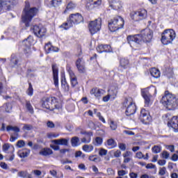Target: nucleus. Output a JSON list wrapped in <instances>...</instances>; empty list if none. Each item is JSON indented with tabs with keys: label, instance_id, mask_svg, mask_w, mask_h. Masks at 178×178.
Returning a JSON list of instances; mask_svg holds the SVG:
<instances>
[{
	"label": "nucleus",
	"instance_id": "09e8293b",
	"mask_svg": "<svg viewBox=\"0 0 178 178\" xmlns=\"http://www.w3.org/2000/svg\"><path fill=\"white\" fill-rule=\"evenodd\" d=\"M106 154H108V150L105 149H100L99 151V155L100 156H105V155H106Z\"/></svg>",
	"mask_w": 178,
	"mask_h": 178
},
{
	"label": "nucleus",
	"instance_id": "20e7f679",
	"mask_svg": "<svg viewBox=\"0 0 178 178\" xmlns=\"http://www.w3.org/2000/svg\"><path fill=\"white\" fill-rule=\"evenodd\" d=\"M84 20L83 15L80 13L71 14L69 17V19L67 20V22L63 24L60 27L64 29V30H69L73 24H80Z\"/></svg>",
	"mask_w": 178,
	"mask_h": 178
},
{
	"label": "nucleus",
	"instance_id": "aec40b11",
	"mask_svg": "<svg viewBox=\"0 0 178 178\" xmlns=\"http://www.w3.org/2000/svg\"><path fill=\"white\" fill-rule=\"evenodd\" d=\"M105 94V91L102 89L93 88L90 90V95H95V98H101Z\"/></svg>",
	"mask_w": 178,
	"mask_h": 178
},
{
	"label": "nucleus",
	"instance_id": "338daca9",
	"mask_svg": "<svg viewBox=\"0 0 178 178\" xmlns=\"http://www.w3.org/2000/svg\"><path fill=\"white\" fill-rule=\"evenodd\" d=\"M118 147L121 151H126V144L124 143H120Z\"/></svg>",
	"mask_w": 178,
	"mask_h": 178
},
{
	"label": "nucleus",
	"instance_id": "603ef678",
	"mask_svg": "<svg viewBox=\"0 0 178 178\" xmlns=\"http://www.w3.org/2000/svg\"><path fill=\"white\" fill-rule=\"evenodd\" d=\"M22 129L23 130L30 131V130H33V125L25 124Z\"/></svg>",
	"mask_w": 178,
	"mask_h": 178
},
{
	"label": "nucleus",
	"instance_id": "f3484780",
	"mask_svg": "<svg viewBox=\"0 0 178 178\" xmlns=\"http://www.w3.org/2000/svg\"><path fill=\"white\" fill-rule=\"evenodd\" d=\"M110 7L115 10H120L123 8V2L120 0H108Z\"/></svg>",
	"mask_w": 178,
	"mask_h": 178
},
{
	"label": "nucleus",
	"instance_id": "a18cd8bd",
	"mask_svg": "<svg viewBox=\"0 0 178 178\" xmlns=\"http://www.w3.org/2000/svg\"><path fill=\"white\" fill-rule=\"evenodd\" d=\"M75 65L76 67L82 66L83 65H86V62H84L83 58H78L75 63Z\"/></svg>",
	"mask_w": 178,
	"mask_h": 178
},
{
	"label": "nucleus",
	"instance_id": "6ab92c4d",
	"mask_svg": "<svg viewBox=\"0 0 178 178\" xmlns=\"http://www.w3.org/2000/svg\"><path fill=\"white\" fill-rule=\"evenodd\" d=\"M102 5V0H89V2L87 3L88 8L89 9H93V8H98Z\"/></svg>",
	"mask_w": 178,
	"mask_h": 178
},
{
	"label": "nucleus",
	"instance_id": "6e6d98bb",
	"mask_svg": "<svg viewBox=\"0 0 178 178\" xmlns=\"http://www.w3.org/2000/svg\"><path fill=\"white\" fill-rule=\"evenodd\" d=\"M97 51L99 52V54H102V52L104 51V44H100L97 47Z\"/></svg>",
	"mask_w": 178,
	"mask_h": 178
},
{
	"label": "nucleus",
	"instance_id": "de8ad7c7",
	"mask_svg": "<svg viewBox=\"0 0 178 178\" xmlns=\"http://www.w3.org/2000/svg\"><path fill=\"white\" fill-rule=\"evenodd\" d=\"M48 138H56L59 137V134L49 133L47 134Z\"/></svg>",
	"mask_w": 178,
	"mask_h": 178
},
{
	"label": "nucleus",
	"instance_id": "c85d7f7f",
	"mask_svg": "<svg viewBox=\"0 0 178 178\" xmlns=\"http://www.w3.org/2000/svg\"><path fill=\"white\" fill-rule=\"evenodd\" d=\"M120 65L122 69H127L129 67V60L126 58H122L120 61Z\"/></svg>",
	"mask_w": 178,
	"mask_h": 178
},
{
	"label": "nucleus",
	"instance_id": "5fc2aeb1",
	"mask_svg": "<svg viewBox=\"0 0 178 178\" xmlns=\"http://www.w3.org/2000/svg\"><path fill=\"white\" fill-rule=\"evenodd\" d=\"M104 45V52H111L112 51V47H111V45L108 44H103Z\"/></svg>",
	"mask_w": 178,
	"mask_h": 178
},
{
	"label": "nucleus",
	"instance_id": "f704fd0d",
	"mask_svg": "<svg viewBox=\"0 0 178 178\" xmlns=\"http://www.w3.org/2000/svg\"><path fill=\"white\" fill-rule=\"evenodd\" d=\"M7 131H15V133H19L20 129L17 127L8 126L6 128Z\"/></svg>",
	"mask_w": 178,
	"mask_h": 178
},
{
	"label": "nucleus",
	"instance_id": "0e129e2a",
	"mask_svg": "<svg viewBox=\"0 0 178 178\" xmlns=\"http://www.w3.org/2000/svg\"><path fill=\"white\" fill-rule=\"evenodd\" d=\"M129 176L130 178H138V174L134 172H129Z\"/></svg>",
	"mask_w": 178,
	"mask_h": 178
},
{
	"label": "nucleus",
	"instance_id": "72a5a7b5",
	"mask_svg": "<svg viewBox=\"0 0 178 178\" xmlns=\"http://www.w3.org/2000/svg\"><path fill=\"white\" fill-rule=\"evenodd\" d=\"M74 8H76V4H74V3L73 2H70L66 7L65 10L64 11V13H66V12H67L68 10H73V9H74Z\"/></svg>",
	"mask_w": 178,
	"mask_h": 178
},
{
	"label": "nucleus",
	"instance_id": "7ed1b4c3",
	"mask_svg": "<svg viewBox=\"0 0 178 178\" xmlns=\"http://www.w3.org/2000/svg\"><path fill=\"white\" fill-rule=\"evenodd\" d=\"M24 13V14L22 15V21L25 23V26L29 27L33 18L37 16L38 8L35 7L30 8V3L26 2Z\"/></svg>",
	"mask_w": 178,
	"mask_h": 178
},
{
	"label": "nucleus",
	"instance_id": "dca6fc26",
	"mask_svg": "<svg viewBox=\"0 0 178 178\" xmlns=\"http://www.w3.org/2000/svg\"><path fill=\"white\" fill-rule=\"evenodd\" d=\"M17 4V1L16 0H0V12L2 10L3 8H8L9 9L11 6H15Z\"/></svg>",
	"mask_w": 178,
	"mask_h": 178
},
{
	"label": "nucleus",
	"instance_id": "9d476101",
	"mask_svg": "<svg viewBox=\"0 0 178 178\" xmlns=\"http://www.w3.org/2000/svg\"><path fill=\"white\" fill-rule=\"evenodd\" d=\"M102 26V20L101 18H98L94 21H92L89 23L88 29L90 34H96L97 31L101 30V26Z\"/></svg>",
	"mask_w": 178,
	"mask_h": 178
},
{
	"label": "nucleus",
	"instance_id": "412c9836",
	"mask_svg": "<svg viewBox=\"0 0 178 178\" xmlns=\"http://www.w3.org/2000/svg\"><path fill=\"white\" fill-rule=\"evenodd\" d=\"M82 134H85L86 137L81 139V143L84 144H90L91 143V137H92V132H83Z\"/></svg>",
	"mask_w": 178,
	"mask_h": 178
},
{
	"label": "nucleus",
	"instance_id": "864d4df0",
	"mask_svg": "<svg viewBox=\"0 0 178 178\" xmlns=\"http://www.w3.org/2000/svg\"><path fill=\"white\" fill-rule=\"evenodd\" d=\"M89 161H91L92 162H99V159L95 157V155H92L89 156Z\"/></svg>",
	"mask_w": 178,
	"mask_h": 178
},
{
	"label": "nucleus",
	"instance_id": "49530a36",
	"mask_svg": "<svg viewBox=\"0 0 178 178\" xmlns=\"http://www.w3.org/2000/svg\"><path fill=\"white\" fill-rule=\"evenodd\" d=\"M62 3V0H52L51 5L56 8V6H59Z\"/></svg>",
	"mask_w": 178,
	"mask_h": 178
},
{
	"label": "nucleus",
	"instance_id": "4be33fe9",
	"mask_svg": "<svg viewBox=\"0 0 178 178\" xmlns=\"http://www.w3.org/2000/svg\"><path fill=\"white\" fill-rule=\"evenodd\" d=\"M116 95H118V89L114 90H109V94L103 97V101L104 102H108V101L111 99V97H112V98H115Z\"/></svg>",
	"mask_w": 178,
	"mask_h": 178
},
{
	"label": "nucleus",
	"instance_id": "473e14b6",
	"mask_svg": "<svg viewBox=\"0 0 178 178\" xmlns=\"http://www.w3.org/2000/svg\"><path fill=\"white\" fill-rule=\"evenodd\" d=\"M61 86H62V88H63L64 91H65L66 92H67V91H69V84L67 83V82H66V79H64L61 81Z\"/></svg>",
	"mask_w": 178,
	"mask_h": 178
},
{
	"label": "nucleus",
	"instance_id": "58836bf2",
	"mask_svg": "<svg viewBox=\"0 0 178 178\" xmlns=\"http://www.w3.org/2000/svg\"><path fill=\"white\" fill-rule=\"evenodd\" d=\"M161 149H162V147H161L159 145H154L152 148V152H154V154H159V152H161Z\"/></svg>",
	"mask_w": 178,
	"mask_h": 178
},
{
	"label": "nucleus",
	"instance_id": "423d86ee",
	"mask_svg": "<svg viewBox=\"0 0 178 178\" xmlns=\"http://www.w3.org/2000/svg\"><path fill=\"white\" fill-rule=\"evenodd\" d=\"M124 26V19L120 16H118L111 19L108 23V29L110 31L115 32L120 30V29H123Z\"/></svg>",
	"mask_w": 178,
	"mask_h": 178
},
{
	"label": "nucleus",
	"instance_id": "774afa93",
	"mask_svg": "<svg viewBox=\"0 0 178 178\" xmlns=\"http://www.w3.org/2000/svg\"><path fill=\"white\" fill-rule=\"evenodd\" d=\"M122 156L124 158H130V156H131V152L127 151L122 154Z\"/></svg>",
	"mask_w": 178,
	"mask_h": 178
},
{
	"label": "nucleus",
	"instance_id": "bb28decb",
	"mask_svg": "<svg viewBox=\"0 0 178 178\" xmlns=\"http://www.w3.org/2000/svg\"><path fill=\"white\" fill-rule=\"evenodd\" d=\"M40 154L42 155L43 156H48V155H52V149H51L49 148L42 149L40 152Z\"/></svg>",
	"mask_w": 178,
	"mask_h": 178
},
{
	"label": "nucleus",
	"instance_id": "13d9d810",
	"mask_svg": "<svg viewBox=\"0 0 178 178\" xmlns=\"http://www.w3.org/2000/svg\"><path fill=\"white\" fill-rule=\"evenodd\" d=\"M159 174L161 176H164V175L166 174V168L163 167L162 168H160L159 172Z\"/></svg>",
	"mask_w": 178,
	"mask_h": 178
},
{
	"label": "nucleus",
	"instance_id": "c03bdc74",
	"mask_svg": "<svg viewBox=\"0 0 178 178\" xmlns=\"http://www.w3.org/2000/svg\"><path fill=\"white\" fill-rule=\"evenodd\" d=\"M79 73H86V64L76 67Z\"/></svg>",
	"mask_w": 178,
	"mask_h": 178
},
{
	"label": "nucleus",
	"instance_id": "37998d69",
	"mask_svg": "<svg viewBox=\"0 0 178 178\" xmlns=\"http://www.w3.org/2000/svg\"><path fill=\"white\" fill-rule=\"evenodd\" d=\"M10 148H12L13 151H15V147L13 146H10L8 143H6L3 145V149L5 152H6V151H9Z\"/></svg>",
	"mask_w": 178,
	"mask_h": 178
},
{
	"label": "nucleus",
	"instance_id": "3c124183",
	"mask_svg": "<svg viewBox=\"0 0 178 178\" xmlns=\"http://www.w3.org/2000/svg\"><path fill=\"white\" fill-rule=\"evenodd\" d=\"M24 145H26V143H24V140H18L17 143V147H18V148H23Z\"/></svg>",
	"mask_w": 178,
	"mask_h": 178
},
{
	"label": "nucleus",
	"instance_id": "2eb2a0df",
	"mask_svg": "<svg viewBox=\"0 0 178 178\" xmlns=\"http://www.w3.org/2000/svg\"><path fill=\"white\" fill-rule=\"evenodd\" d=\"M33 42H34V39H33V36L31 35H29L27 39H25L22 42L23 45L25 47V54H30L31 52V47Z\"/></svg>",
	"mask_w": 178,
	"mask_h": 178
},
{
	"label": "nucleus",
	"instance_id": "1a4fd4ad",
	"mask_svg": "<svg viewBox=\"0 0 178 178\" xmlns=\"http://www.w3.org/2000/svg\"><path fill=\"white\" fill-rule=\"evenodd\" d=\"M123 106L127 108L125 111L127 116H131V115H134V113H136V111H137L136 104L133 102V99L130 97L125 99Z\"/></svg>",
	"mask_w": 178,
	"mask_h": 178
},
{
	"label": "nucleus",
	"instance_id": "e2e57ef3",
	"mask_svg": "<svg viewBox=\"0 0 178 178\" xmlns=\"http://www.w3.org/2000/svg\"><path fill=\"white\" fill-rule=\"evenodd\" d=\"M47 127H49V129H54V127H55V124H54L52 122V121H48L47 122Z\"/></svg>",
	"mask_w": 178,
	"mask_h": 178
},
{
	"label": "nucleus",
	"instance_id": "a878e982",
	"mask_svg": "<svg viewBox=\"0 0 178 178\" xmlns=\"http://www.w3.org/2000/svg\"><path fill=\"white\" fill-rule=\"evenodd\" d=\"M17 176L22 178H31V174L29 173L26 170H22L18 172Z\"/></svg>",
	"mask_w": 178,
	"mask_h": 178
},
{
	"label": "nucleus",
	"instance_id": "ddd939ff",
	"mask_svg": "<svg viewBox=\"0 0 178 178\" xmlns=\"http://www.w3.org/2000/svg\"><path fill=\"white\" fill-rule=\"evenodd\" d=\"M33 33L38 37V38H42L47 34V29L42 26V25H35L33 28Z\"/></svg>",
	"mask_w": 178,
	"mask_h": 178
},
{
	"label": "nucleus",
	"instance_id": "ea45409f",
	"mask_svg": "<svg viewBox=\"0 0 178 178\" xmlns=\"http://www.w3.org/2000/svg\"><path fill=\"white\" fill-rule=\"evenodd\" d=\"M26 106L27 111H29L30 113H34V108H33V106H31V103H30V102H26Z\"/></svg>",
	"mask_w": 178,
	"mask_h": 178
},
{
	"label": "nucleus",
	"instance_id": "0eeeda50",
	"mask_svg": "<svg viewBox=\"0 0 178 178\" xmlns=\"http://www.w3.org/2000/svg\"><path fill=\"white\" fill-rule=\"evenodd\" d=\"M152 91H154V94H156V88H152L150 90L149 88H145L141 90L142 97L145 99V106L146 108H149L152 105V101L151 100V97H152Z\"/></svg>",
	"mask_w": 178,
	"mask_h": 178
},
{
	"label": "nucleus",
	"instance_id": "9b49d317",
	"mask_svg": "<svg viewBox=\"0 0 178 178\" xmlns=\"http://www.w3.org/2000/svg\"><path fill=\"white\" fill-rule=\"evenodd\" d=\"M41 102L42 108L49 109L50 111H54V106H52V105L56 103V99L54 97H43Z\"/></svg>",
	"mask_w": 178,
	"mask_h": 178
},
{
	"label": "nucleus",
	"instance_id": "8fccbe9b",
	"mask_svg": "<svg viewBox=\"0 0 178 178\" xmlns=\"http://www.w3.org/2000/svg\"><path fill=\"white\" fill-rule=\"evenodd\" d=\"M128 172L124 170H120L118 171V175L120 177H123V176H126V175H127Z\"/></svg>",
	"mask_w": 178,
	"mask_h": 178
},
{
	"label": "nucleus",
	"instance_id": "c756f323",
	"mask_svg": "<svg viewBox=\"0 0 178 178\" xmlns=\"http://www.w3.org/2000/svg\"><path fill=\"white\" fill-rule=\"evenodd\" d=\"M82 149L85 152H92V151H94V146H92V145H85L83 146Z\"/></svg>",
	"mask_w": 178,
	"mask_h": 178
},
{
	"label": "nucleus",
	"instance_id": "cd10ccee",
	"mask_svg": "<svg viewBox=\"0 0 178 178\" xmlns=\"http://www.w3.org/2000/svg\"><path fill=\"white\" fill-rule=\"evenodd\" d=\"M102 143H104V140L101 137H96L92 141L93 145H95L96 147L102 145Z\"/></svg>",
	"mask_w": 178,
	"mask_h": 178
},
{
	"label": "nucleus",
	"instance_id": "f8f14e48",
	"mask_svg": "<svg viewBox=\"0 0 178 178\" xmlns=\"http://www.w3.org/2000/svg\"><path fill=\"white\" fill-rule=\"evenodd\" d=\"M66 70L70 76V80L72 87H76V86L79 84V82L77 81V76H76V74H74L73 70H72V67H70V65H67Z\"/></svg>",
	"mask_w": 178,
	"mask_h": 178
},
{
	"label": "nucleus",
	"instance_id": "a211bd4d",
	"mask_svg": "<svg viewBox=\"0 0 178 178\" xmlns=\"http://www.w3.org/2000/svg\"><path fill=\"white\" fill-rule=\"evenodd\" d=\"M52 70H53L54 86L56 87H59V78L58 76V67L56 66V65L55 64L52 65Z\"/></svg>",
	"mask_w": 178,
	"mask_h": 178
},
{
	"label": "nucleus",
	"instance_id": "7c9ffc66",
	"mask_svg": "<svg viewBox=\"0 0 178 178\" xmlns=\"http://www.w3.org/2000/svg\"><path fill=\"white\" fill-rule=\"evenodd\" d=\"M50 175L53 176V177L56 178H63V173L60 172L58 175V172L55 170H51L49 171Z\"/></svg>",
	"mask_w": 178,
	"mask_h": 178
},
{
	"label": "nucleus",
	"instance_id": "4c0bfd02",
	"mask_svg": "<svg viewBox=\"0 0 178 178\" xmlns=\"http://www.w3.org/2000/svg\"><path fill=\"white\" fill-rule=\"evenodd\" d=\"M3 108H4L7 113H9L12 111V104L10 103L4 104Z\"/></svg>",
	"mask_w": 178,
	"mask_h": 178
},
{
	"label": "nucleus",
	"instance_id": "f257e3e1",
	"mask_svg": "<svg viewBox=\"0 0 178 178\" xmlns=\"http://www.w3.org/2000/svg\"><path fill=\"white\" fill-rule=\"evenodd\" d=\"M152 37V31L146 28L141 31L140 34L128 35L127 40L131 48H137L143 42H151Z\"/></svg>",
	"mask_w": 178,
	"mask_h": 178
},
{
	"label": "nucleus",
	"instance_id": "052dcab7",
	"mask_svg": "<svg viewBox=\"0 0 178 178\" xmlns=\"http://www.w3.org/2000/svg\"><path fill=\"white\" fill-rule=\"evenodd\" d=\"M97 116H98L99 120H100L101 122H102V123H106V121L105 120V118H104L102 117V115H101V113H97Z\"/></svg>",
	"mask_w": 178,
	"mask_h": 178
},
{
	"label": "nucleus",
	"instance_id": "c9c22d12",
	"mask_svg": "<svg viewBox=\"0 0 178 178\" xmlns=\"http://www.w3.org/2000/svg\"><path fill=\"white\" fill-rule=\"evenodd\" d=\"M107 145L109 146V148H115L117 144L115 140H113V138H111L107 140Z\"/></svg>",
	"mask_w": 178,
	"mask_h": 178
},
{
	"label": "nucleus",
	"instance_id": "5701e85b",
	"mask_svg": "<svg viewBox=\"0 0 178 178\" xmlns=\"http://www.w3.org/2000/svg\"><path fill=\"white\" fill-rule=\"evenodd\" d=\"M170 124L172 129H174L175 131H178V117L174 116L172 117Z\"/></svg>",
	"mask_w": 178,
	"mask_h": 178
},
{
	"label": "nucleus",
	"instance_id": "2f4dec72",
	"mask_svg": "<svg viewBox=\"0 0 178 178\" xmlns=\"http://www.w3.org/2000/svg\"><path fill=\"white\" fill-rule=\"evenodd\" d=\"M54 46L51 44V42H49L45 44L44 49L47 52V54H51V52H54Z\"/></svg>",
	"mask_w": 178,
	"mask_h": 178
},
{
	"label": "nucleus",
	"instance_id": "f03ea898",
	"mask_svg": "<svg viewBox=\"0 0 178 178\" xmlns=\"http://www.w3.org/2000/svg\"><path fill=\"white\" fill-rule=\"evenodd\" d=\"M161 104L169 111H175L177 109L178 101L177 97L169 91H165L164 95L161 100Z\"/></svg>",
	"mask_w": 178,
	"mask_h": 178
},
{
	"label": "nucleus",
	"instance_id": "39448f33",
	"mask_svg": "<svg viewBox=\"0 0 178 178\" xmlns=\"http://www.w3.org/2000/svg\"><path fill=\"white\" fill-rule=\"evenodd\" d=\"M176 32L173 29H165L161 34V41L163 45H169L175 41Z\"/></svg>",
	"mask_w": 178,
	"mask_h": 178
},
{
	"label": "nucleus",
	"instance_id": "b1692460",
	"mask_svg": "<svg viewBox=\"0 0 178 178\" xmlns=\"http://www.w3.org/2000/svg\"><path fill=\"white\" fill-rule=\"evenodd\" d=\"M52 143H54V144H56V145H67L69 143V139H65V138L56 139V140H53Z\"/></svg>",
	"mask_w": 178,
	"mask_h": 178
},
{
	"label": "nucleus",
	"instance_id": "6e6552de",
	"mask_svg": "<svg viewBox=\"0 0 178 178\" xmlns=\"http://www.w3.org/2000/svg\"><path fill=\"white\" fill-rule=\"evenodd\" d=\"M148 16V12L144 8H140L137 11H133L130 13V17L134 22H140V20H144L147 19Z\"/></svg>",
	"mask_w": 178,
	"mask_h": 178
},
{
	"label": "nucleus",
	"instance_id": "e433bc0d",
	"mask_svg": "<svg viewBox=\"0 0 178 178\" xmlns=\"http://www.w3.org/2000/svg\"><path fill=\"white\" fill-rule=\"evenodd\" d=\"M79 137L77 136L73 137L71 140V143L72 147L79 146Z\"/></svg>",
	"mask_w": 178,
	"mask_h": 178
},
{
	"label": "nucleus",
	"instance_id": "69168bd1",
	"mask_svg": "<svg viewBox=\"0 0 178 178\" xmlns=\"http://www.w3.org/2000/svg\"><path fill=\"white\" fill-rule=\"evenodd\" d=\"M107 173L108 176H113V175H115V170H113L112 168H108Z\"/></svg>",
	"mask_w": 178,
	"mask_h": 178
},
{
	"label": "nucleus",
	"instance_id": "bf43d9fd",
	"mask_svg": "<svg viewBox=\"0 0 178 178\" xmlns=\"http://www.w3.org/2000/svg\"><path fill=\"white\" fill-rule=\"evenodd\" d=\"M136 156L138 159H144V154L141 152H137Z\"/></svg>",
	"mask_w": 178,
	"mask_h": 178
},
{
	"label": "nucleus",
	"instance_id": "4468645a",
	"mask_svg": "<svg viewBox=\"0 0 178 178\" xmlns=\"http://www.w3.org/2000/svg\"><path fill=\"white\" fill-rule=\"evenodd\" d=\"M140 121L144 123V124H148L152 118L149 115V111H147L145 108H142L140 111Z\"/></svg>",
	"mask_w": 178,
	"mask_h": 178
},
{
	"label": "nucleus",
	"instance_id": "4d7b16f0",
	"mask_svg": "<svg viewBox=\"0 0 178 178\" xmlns=\"http://www.w3.org/2000/svg\"><path fill=\"white\" fill-rule=\"evenodd\" d=\"M161 155H162V158H163L164 159H168L170 156V154H169V153L167 151H163Z\"/></svg>",
	"mask_w": 178,
	"mask_h": 178
},
{
	"label": "nucleus",
	"instance_id": "393cba45",
	"mask_svg": "<svg viewBox=\"0 0 178 178\" xmlns=\"http://www.w3.org/2000/svg\"><path fill=\"white\" fill-rule=\"evenodd\" d=\"M150 74L154 79H159L161 77V72L155 67L150 69Z\"/></svg>",
	"mask_w": 178,
	"mask_h": 178
},
{
	"label": "nucleus",
	"instance_id": "680f3d73",
	"mask_svg": "<svg viewBox=\"0 0 178 178\" xmlns=\"http://www.w3.org/2000/svg\"><path fill=\"white\" fill-rule=\"evenodd\" d=\"M0 167L1 169H5L6 170L8 168V164H6L5 162L0 163Z\"/></svg>",
	"mask_w": 178,
	"mask_h": 178
},
{
	"label": "nucleus",
	"instance_id": "79ce46f5",
	"mask_svg": "<svg viewBox=\"0 0 178 178\" xmlns=\"http://www.w3.org/2000/svg\"><path fill=\"white\" fill-rule=\"evenodd\" d=\"M109 126L111 130H116L118 129V124L113 120H110Z\"/></svg>",
	"mask_w": 178,
	"mask_h": 178
},
{
	"label": "nucleus",
	"instance_id": "a19ab883",
	"mask_svg": "<svg viewBox=\"0 0 178 178\" xmlns=\"http://www.w3.org/2000/svg\"><path fill=\"white\" fill-rule=\"evenodd\" d=\"M29 88L26 91V94H28V95H29V97H33V94L34 92V89H33V86L31 85V83L29 84Z\"/></svg>",
	"mask_w": 178,
	"mask_h": 178
}]
</instances>
